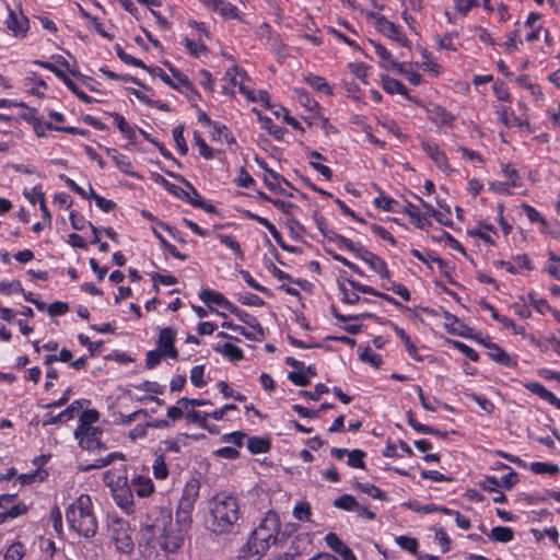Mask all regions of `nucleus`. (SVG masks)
<instances>
[{
	"label": "nucleus",
	"mask_w": 560,
	"mask_h": 560,
	"mask_svg": "<svg viewBox=\"0 0 560 560\" xmlns=\"http://www.w3.org/2000/svg\"><path fill=\"white\" fill-rule=\"evenodd\" d=\"M466 396L471 400L476 401L480 406V408L487 411L488 413H491L494 410L493 402L488 398L479 396L475 393H468L466 394Z\"/></svg>",
	"instance_id": "57"
},
{
	"label": "nucleus",
	"mask_w": 560,
	"mask_h": 560,
	"mask_svg": "<svg viewBox=\"0 0 560 560\" xmlns=\"http://www.w3.org/2000/svg\"><path fill=\"white\" fill-rule=\"evenodd\" d=\"M325 542L330 549H332L338 555L347 546L335 533H328L325 536Z\"/></svg>",
	"instance_id": "53"
},
{
	"label": "nucleus",
	"mask_w": 560,
	"mask_h": 560,
	"mask_svg": "<svg viewBox=\"0 0 560 560\" xmlns=\"http://www.w3.org/2000/svg\"><path fill=\"white\" fill-rule=\"evenodd\" d=\"M20 292H23V288L19 280L12 282H0V293L10 295L12 293Z\"/></svg>",
	"instance_id": "61"
},
{
	"label": "nucleus",
	"mask_w": 560,
	"mask_h": 560,
	"mask_svg": "<svg viewBox=\"0 0 560 560\" xmlns=\"http://www.w3.org/2000/svg\"><path fill=\"white\" fill-rule=\"evenodd\" d=\"M525 387L530 390L533 394L539 396L541 399L548 401L556 408L560 409V399L553 395L550 390H548L542 384L538 382H532L525 384Z\"/></svg>",
	"instance_id": "18"
},
{
	"label": "nucleus",
	"mask_w": 560,
	"mask_h": 560,
	"mask_svg": "<svg viewBox=\"0 0 560 560\" xmlns=\"http://www.w3.org/2000/svg\"><path fill=\"white\" fill-rule=\"evenodd\" d=\"M132 487L140 498L148 497L154 489L152 480L142 476H138L132 480Z\"/></svg>",
	"instance_id": "26"
},
{
	"label": "nucleus",
	"mask_w": 560,
	"mask_h": 560,
	"mask_svg": "<svg viewBox=\"0 0 560 560\" xmlns=\"http://www.w3.org/2000/svg\"><path fill=\"white\" fill-rule=\"evenodd\" d=\"M114 499L119 508L126 513L133 512V495L129 488H121L114 494Z\"/></svg>",
	"instance_id": "21"
},
{
	"label": "nucleus",
	"mask_w": 560,
	"mask_h": 560,
	"mask_svg": "<svg viewBox=\"0 0 560 560\" xmlns=\"http://www.w3.org/2000/svg\"><path fill=\"white\" fill-rule=\"evenodd\" d=\"M530 470L535 474L555 475L559 471V467L555 464L535 462V463H532Z\"/></svg>",
	"instance_id": "48"
},
{
	"label": "nucleus",
	"mask_w": 560,
	"mask_h": 560,
	"mask_svg": "<svg viewBox=\"0 0 560 560\" xmlns=\"http://www.w3.org/2000/svg\"><path fill=\"white\" fill-rule=\"evenodd\" d=\"M221 15L225 18H236L237 8L232 3L221 0L219 7L215 9Z\"/></svg>",
	"instance_id": "63"
},
{
	"label": "nucleus",
	"mask_w": 560,
	"mask_h": 560,
	"mask_svg": "<svg viewBox=\"0 0 560 560\" xmlns=\"http://www.w3.org/2000/svg\"><path fill=\"white\" fill-rule=\"evenodd\" d=\"M114 118V122L119 131L129 140L136 139L135 129L126 121L125 117L118 113L109 114Z\"/></svg>",
	"instance_id": "29"
},
{
	"label": "nucleus",
	"mask_w": 560,
	"mask_h": 560,
	"mask_svg": "<svg viewBox=\"0 0 560 560\" xmlns=\"http://www.w3.org/2000/svg\"><path fill=\"white\" fill-rule=\"evenodd\" d=\"M174 178L178 179L180 183L185 185V187L188 190V198H185V201L189 202L191 206L196 208H200L205 210L208 213H215L217 209L213 205L205 201L197 189L189 183L187 179H185L182 175H175L174 173H168Z\"/></svg>",
	"instance_id": "9"
},
{
	"label": "nucleus",
	"mask_w": 560,
	"mask_h": 560,
	"mask_svg": "<svg viewBox=\"0 0 560 560\" xmlns=\"http://www.w3.org/2000/svg\"><path fill=\"white\" fill-rule=\"evenodd\" d=\"M247 448L252 454L267 453L271 448V443L268 438L252 436L247 439Z\"/></svg>",
	"instance_id": "24"
},
{
	"label": "nucleus",
	"mask_w": 560,
	"mask_h": 560,
	"mask_svg": "<svg viewBox=\"0 0 560 560\" xmlns=\"http://www.w3.org/2000/svg\"><path fill=\"white\" fill-rule=\"evenodd\" d=\"M355 489L372 497L373 499L386 500V494L376 486L371 483L355 482Z\"/></svg>",
	"instance_id": "37"
},
{
	"label": "nucleus",
	"mask_w": 560,
	"mask_h": 560,
	"mask_svg": "<svg viewBox=\"0 0 560 560\" xmlns=\"http://www.w3.org/2000/svg\"><path fill=\"white\" fill-rule=\"evenodd\" d=\"M24 551V546L21 542H15L7 549L4 560H22Z\"/></svg>",
	"instance_id": "50"
},
{
	"label": "nucleus",
	"mask_w": 560,
	"mask_h": 560,
	"mask_svg": "<svg viewBox=\"0 0 560 560\" xmlns=\"http://www.w3.org/2000/svg\"><path fill=\"white\" fill-rule=\"evenodd\" d=\"M175 337L176 331L171 327H165L161 329L158 340V346L164 352V355L172 359L178 358V351L174 347Z\"/></svg>",
	"instance_id": "12"
},
{
	"label": "nucleus",
	"mask_w": 560,
	"mask_h": 560,
	"mask_svg": "<svg viewBox=\"0 0 560 560\" xmlns=\"http://www.w3.org/2000/svg\"><path fill=\"white\" fill-rule=\"evenodd\" d=\"M161 178V183L164 185V187L174 196L177 198L185 200V198H188V190L182 187H178L170 182H167L165 178L159 176Z\"/></svg>",
	"instance_id": "56"
},
{
	"label": "nucleus",
	"mask_w": 560,
	"mask_h": 560,
	"mask_svg": "<svg viewBox=\"0 0 560 560\" xmlns=\"http://www.w3.org/2000/svg\"><path fill=\"white\" fill-rule=\"evenodd\" d=\"M8 18L5 20L7 28L12 33L13 36L23 38L26 36L28 31V19L24 14L18 15L12 9H8Z\"/></svg>",
	"instance_id": "10"
},
{
	"label": "nucleus",
	"mask_w": 560,
	"mask_h": 560,
	"mask_svg": "<svg viewBox=\"0 0 560 560\" xmlns=\"http://www.w3.org/2000/svg\"><path fill=\"white\" fill-rule=\"evenodd\" d=\"M305 82L318 92H323L327 95H331V88L328 85L326 80L319 75L308 74L304 78Z\"/></svg>",
	"instance_id": "32"
},
{
	"label": "nucleus",
	"mask_w": 560,
	"mask_h": 560,
	"mask_svg": "<svg viewBox=\"0 0 560 560\" xmlns=\"http://www.w3.org/2000/svg\"><path fill=\"white\" fill-rule=\"evenodd\" d=\"M262 128L268 130V132L272 136H275L277 139H280L282 137L283 130L281 127L276 126L272 120L268 117H260Z\"/></svg>",
	"instance_id": "62"
},
{
	"label": "nucleus",
	"mask_w": 560,
	"mask_h": 560,
	"mask_svg": "<svg viewBox=\"0 0 560 560\" xmlns=\"http://www.w3.org/2000/svg\"><path fill=\"white\" fill-rule=\"evenodd\" d=\"M106 152L113 159V161L121 172L126 174H132L130 172L131 163L128 160H126L124 155L119 154L116 149L107 148Z\"/></svg>",
	"instance_id": "36"
},
{
	"label": "nucleus",
	"mask_w": 560,
	"mask_h": 560,
	"mask_svg": "<svg viewBox=\"0 0 560 560\" xmlns=\"http://www.w3.org/2000/svg\"><path fill=\"white\" fill-rule=\"evenodd\" d=\"M481 343H482L486 348H488V349H489L488 354H489V357H490L493 361H495V362H498V363H500V364H502V365H504V366H509V368H514V366H516V364H517L516 360H515L513 357H511L508 352H505V351H504L501 347H499L498 345L492 343V342H490V341H489V342H486L485 340H481Z\"/></svg>",
	"instance_id": "15"
},
{
	"label": "nucleus",
	"mask_w": 560,
	"mask_h": 560,
	"mask_svg": "<svg viewBox=\"0 0 560 560\" xmlns=\"http://www.w3.org/2000/svg\"><path fill=\"white\" fill-rule=\"evenodd\" d=\"M183 43L185 45V47L187 48L188 52L192 56V57H200L202 54H207L208 52V47L201 43V42H195L192 39H189L187 37H185L183 39Z\"/></svg>",
	"instance_id": "40"
},
{
	"label": "nucleus",
	"mask_w": 560,
	"mask_h": 560,
	"mask_svg": "<svg viewBox=\"0 0 560 560\" xmlns=\"http://www.w3.org/2000/svg\"><path fill=\"white\" fill-rule=\"evenodd\" d=\"M218 387H219L220 392L223 394V396L226 397V398L231 397V398H234L235 400H238V401H244L246 399V397L243 394L233 390L229 386V384L226 382H224V381H220L218 383Z\"/></svg>",
	"instance_id": "54"
},
{
	"label": "nucleus",
	"mask_w": 560,
	"mask_h": 560,
	"mask_svg": "<svg viewBox=\"0 0 560 560\" xmlns=\"http://www.w3.org/2000/svg\"><path fill=\"white\" fill-rule=\"evenodd\" d=\"M334 506L345 510L354 511L359 510V503L351 494H343L334 501Z\"/></svg>",
	"instance_id": "38"
},
{
	"label": "nucleus",
	"mask_w": 560,
	"mask_h": 560,
	"mask_svg": "<svg viewBox=\"0 0 560 560\" xmlns=\"http://www.w3.org/2000/svg\"><path fill=\"white\" fill-rule=\"evenodd\" d=\"M194 140L196 145L199 148V153L201 156H203L206 160H210L213 158L212 149L206 143V141L202 139L201 135L198 131L194 132Z\"/></svg>",
	"instance_id": "47"
},
{
	"label": "nucleus",
	"mask_w": 560,
	"mask_h": 560,
	"mask_svg": "<svg viewBox=\"0 0 560 560\" xmlns=\"http://www.w3.org/2000/svg\"><path fill=\"white\" fill-rule=\"evenodd\" d=\"M66 520L74 532L85 538L93 537L97 532V520L92 510V501L88 494H81L66 511Z\"/></svg>",
	"instance_id": "4"
},
{
	"label": "nucleus",
	"mask_w": 560,
	"mask_h": 560,
	"mask_svg": "<svg viewBox=\"0 0 560 560\" xmlns=\"http://www.w3.org/2000/svg\"><path fill=\"white\" fill-rule=\"evenodd\" d=\"M209 529L215 535L230 534L241 517L236 497L230 493H218L209 502Z\"/></svg>",
	"instance_id": "2"
},
{
	"label": "nucleus",
	"mask_w": 560,
	"mask_h": 560,
	"mask_svg": "<svg viewBox=\"0 0 560 560\" xmlns=\"http://www.w3.org/2000/svg\"><path fill=\"white\" fill-rule=\"evenodd\" d=\"M100 418V413L95 409H89L81 413L80 416V424L74 431V436H80L83 430L93 429V423H95Z\"/></svg>",
	"instance_id": "22"
},
{
	"label": "nucleus",
	"mask_w": 560,
	"mask_h": 560,
	"mask_svg": "<svg viewBox=\"0 0 560 560\" xmlns=\"http://www.w3.org/2000/svg\"><path fill=\"white\" fill-rule=\"evenodd\" d=\"M358 257L366 262L370 268L376 272L382 279H389L390 272L387 268V265L384 259L375 255L374 253L368 250L366 248H362Z\"/></svg>",
	"instance_id": "11"
},
{
	"label": "nucleus",
	"mask_w": 560,
	"mask_h": 560,
	"mask_svg": "<svg viewBox=\"0 0 560 560\" xmlns=\"http://www.w3.org/2000/svg\"><path fill=\"white\" fill-rule=\"evenodd\" d=\"M488 536L493 541L509 542L513 539L514 532L510 527L495 526L491 529Z\"/></svg>",
	"instance_id": "30"
},
{
	"label": "nucleus",
	"mask_w": 560,
	"mask_h": 560,
	"mask_svg": "<svg viewBox=\"0 0 560 560\" xmlns=\"http://www.w3.org/2000/svg\"><path fill=\"white\" fill-rule=\"evenodd\" d=\"M457 36H458L457 32H451L441 37L436 36L435 40H436L439 48L455 50V47L453 45V39Z\"/></svg>",
	"instance_id": "55"
},
{
	"label": "nucleus",
	"mask_w": 560,
	"mask_h": 560,
	"mask_svg": "<svg viewBox=\"0 0 560 560\" xmlns=\"http://www.w3.org/2000/svg\"><path fill=\"white\" fill-rule=\"evenodd\" d=\"M249 327H250V330H247V332L245 334V338H247L249 340L259 341L265 337L264 329L258 322H255Z\"/></svg>",
	"instance_id": "64"
},
{
	"label": "nucleus",
	"mask_w": 560,
	"mask_h": 560,
	"mask_svg": "<svg viewBox=\"0 0 560 560\" xmlns=\"http://www.w3.org/2000/svg\"><path fill=\"white\" fill-rule=\"evenodd\" d=\"M394 330L396 335L400 338V340L406 346V349L411 358H413L417 361H421V357L418 354V348L415 346V343L411 341L410 337L407 335V332L398 327L397 325H394Z\"/></svg>",
	"instance_id": "28"
},
{
	"label": "nucleus",
	"mask_w": 560,
	"mask_h": 560,
	"mask_svg": "<svg viewBox=\"0 0 560 560\" xmlns=\"http://www.w3.org/2000/svg\"><path fill=\"white\" fill-rule=\"evenodd\" d=\"M115 458H124V455L121 453H119V452H114V453L108 454L106 457H102V458L96 459L91 465H86V466L80 465L79 469L81 471H90L92 469L103 468V467L108 466L109 464H112Z\"/></svg>",
	"instance_id": "31"
},
{
	"label": "nucleus",
	"mask_w": 560,
	"mask_h": 560,
	"mask_svg": "<svg viewBox=\"0 0 560 560\" xmlns=\"http://www.w3.org/2000/svg\"><path fill=\"white\" fill-rule=\"evenodd\" d=\"M328 392L329 388L325 384L319 383L315 386L314 390H300L299 395L307 399L318 400L320 395L326 394Z\"/></svg>",
	"instance_id": "51"
},
{
	"label": "nucleus",
	"mask_w": 560,
	"mask_h": 560,
	"mask_svg": "<svg viewBox=\"0 0 560 560\" xmlns=\"http://www.w3.org/2000/svg\"><path fill=\"white\" fill-rule=\"evenodd\" d=\"M429 119L436 125H451L454 117L441 106H433L429 109Z\"/></svg>",
	"instance_id": "25"
},
{
	"label": "nucleus",
	"mask_w": 560,
	"mask_h": 560,
	"mask_svg": "<svg viewBox=\"0 0 560 560\" xmlns=\"http://www.w3.org/2000/svg\"><path fill=\"white\" fill-rule=\"evenodd\" d=\"M284 183L285 185H290L289 182L283 178L280 174L275 172L273 170H267V173L264 176V183L270 190H279L280 184Z\"/></svg>",
	"instance_id": "34"
},
{
	"label": "nucleus",
	"mask_w": 560,
	"mask_h": 560,
	"mask_svg": "<svg viewBox=\"0 0 560 560\" xmlns=\"http://www.w3.org/2000/svg\"><path fill=\"white\" fill-rule=\"evenodd\" d=\"M365 453L361 450L349 451L348 453V465L353 468H365L363 458Z\"/></svg>",
	"instance_id": "46"
},
{
	"label": "nucleus",
	"mask_w": 560,
	"mask_h": 560,
	"mask_svg": "<svg viewBox=\"0 0 560 560\" xmlns=\"http://www.w3.org/2000/svg\"><path fill=\"white\" fill-rule=\"evenodd\" d=\"M173 138L176 147L182 155H186L188 152V145L184 138V126L178 125L173 129Z\"/></svg>",
	"instance_id": "43"
},
{
	"label": "nucleus",
	"mask_w": 560,
	"mask_h": 560,
	"mask_svg": "<svg viewBox=\"0 0 560 560\" xmlns=\"http://www.w3.org/2000/svg\"><path fill=\"white\" fill-rule=\"evenodd\" d=\"M395 540L400 548L416 555L418 548V540L416 538L409 536H398Z\"/></svg>",
	"instance_id": "49"
},
{
	"label": "nucleus",
	"mask_w": 560,
	"mask_h": 560,
	"mask_svg": "<svg viewBox=\"0 0 560 560\" xmlns=\"http://www.w3.org/2000/svg\"><path fill=\"white\" fill-rule=\"evenodd\" d=\"M336 244L340 249L350 250V252L354 253L357 256L360 254V252L363 248V246L361 244H355L351 240H349L342 235Z\"/></svg>",
	"instance_id": "59"
},
{
	"label": "nucleus",
	"mask_w": 560,
	"mask_h": 560,
	"mask_svg": "<svg viewBox=\"0 0 560 560\" xmlns=\"http://www.w3.org/2000/svg\"><path fill=\"white\" fill-rule=\"evenodd\" d=\"M404 212L408 214L411 223L419 229H425L431 225V222L421 214L420 209L411 202H407L404 208Z\"/></svg>",
	"instance_id": "20"
},
{
	"label": "nucleus",
	"mask_w": 560,
	"mask_h": 560,
	"mask_svg": "<svg viewBox=\"0 0 560 560\" xmlns=\"http://www.w3.org/2000/svg\"><path fill=\"white\" fill-rule=\"evenodd\" d=\"M293 515L299 521H310L311 506L306 502L298 503L293 509Z\"/></svg>",
	"instance_id": "52"
},
{
	"label": "nucleus",
	"mask_w": 560,
	"mask_h": 560,
	"mask_svg": "<svg viewBox=\"0 0 560 560\" xmlns=\"http://www.w3.org/2000/svg\"><path fill=\"white\" fill-rule=\"evenodd\" d=\"M205 366L196 365L192 368L190 372V381L196 387H202L206 385V381L203 380Z\"/></svg>",
	"instance_id": "58"
},
{
	"label": "nucleus",
	"mask_w": 560,
	"mask_h": 560,
	"mask_svg": "<svg viewBox=\"0 0 560 560\" xmlns=\"http://www.w3.org/2000/svg\"><path fill=\"white\" fill-rule=\"evenodd\" d=\"M288 378L296 386H307L310 384L308 375L300 371H291L288 374Z\"/></svg>",
	"instance_id": "60"
},
{
	"label": "nucleus",
	"mask_w": 560,
	"mask_h": 560,
	"mask_svg": "<svg viewBox=\"0 0 560 560\" xmlns=\"http://www.w3.org/2000/svg\"><path fill=\"white\" fill-rule=\"evenodd\" d=\"M347 282L349 283V285L353 290H355L358 292L381 298V299L385 300L386 302L395 305L396 307H402L401 303L398 302L396 299H394L392 295L386 294V293L381 292V291H377L373 287L362 284V283H360L358 281L352 280V279H347Z\"/></svg>",
	"instance_id": "16"
},
{
	"label": "nucleus",
	"mask_w": 560,
	"mask_h": 560,
	"mask_svg": "<svg viewBox=\"0 0 560 560\" xmlns=\"http://www.w3.org/2000/svg\"><path fill=\"white\" fill-rule=\"evenodd\" d=\"M421 148L433 160V162L442 172L447 173L452 171L445 153L441 151L435 143H432L428 140H422Z\"/></svg>",
	"instance_id": "13"
},
{
	"label": "nucleus",
	"mask_w": 560,
	"mask_h": 560,
	"mask_svg": "<svg viewBox=\"0 0 560 560\" xmlns=\"http://www.w3.org/2000/svg\"><path fill=\"white\" fill-rule=\"evenodd\" d=\"M199 488L197 480H191L186 483L176 509V512L180 513L182 516L191 517L195 503L199 497Z\"/></svg>",
	"instance_id": "7"
},
{
	"label": "nucleus",
	"mask_w": 560,
	"mask_h": 560,
	"mask_svg": "<svg viewBox=\"0 0 560 560\" xmlns=\"http://www.w3.org/2000/svg\"><path fill=\"white\" fill-rule=\"evenodd\" d=\"M199 298L205 303L215 304L218 306L225 308L226 311H229V308L232 307V303L229 302L222 293L213 291V290H202L199 293Z\"/></svg>",
	"instance_id": "19"
},
{
	"label": "nucleus",
	"mask_w": 560,
	"mask_h": 560,
	"mask_svg": "<svg viewBox=\"0 0 560 560\" xmlns=\"http://www.w3.org/2000/svg\"><path fill=\"white\" fill-rule=\"evenodd\" d=\"M171 512L168 506H151L142 515L138 548L144 557H151L161 533L171 524Z\"/></svg>",
	"instance_id": "3"
},
{
	"label": "nucleus",
	"mask_w": 560,
	"mask_h": 560,
	"mask_svg": "<svg viewBox=\"0 0 560 560\" xmlns=\"http://www.w3.org/2000/svg\"><path fill=\"white\" fill-rule=\"evenodd\" d=\"M58 78L66 84V86L78 96L80 101L85 104L92 103V97L89 96L85 92L80 90L78 85L62 71L58 73Z\"/></svg>",
	"instance_id": "27"
},
{
	"label": "nucleus",
	"mask_w": 560,
	"mask_h": 560,
	"mask_svg": "<svg viewBox=\"0 0 560 560\" xmlns=\"http://www.w3.org/2000/svg\"><path fill=\"white\" fill-rule=\"evenodd\" d=\"M115 50H116V54L118 56V58L127 63V65H130V66H135V67H138V68H142V69H149V67H147L144 65V62L140 59H137L135 58L133 56L131 55H128L122 48L120 45H116L115 46Z\"/></svg>",
	"instance_id": "41"
},
{
	"label": "nucleus",
	"mask_w": 560,
	"mask_h": 560,
	"mask_svg": "<svg viewBox=\"0 0 560 560\" xmlns=\"http://www.w3.org/2000/svg\"><path fill=\"white\" fill-rule=\"evenodd\" d=\"M260 30V35L262 36L265 33L268 35V40H267V44H269L270 46H272L273 49H276L278 51V54L281 52V50H284L285 47L284 45L282 44L281 39L279 38L278 35H272L271 34V27L269 24L267 23H262L261 26L259 27Z\"/></svg>",
	"instance_id": "35"
},
{
	"label": "nucleus",
	"mask_w": 560,
	"mask_h": 560,
	"mask_svg": "<svg viewBox=\"0 0 560 560\" xmlns=\"http://www.w3.org/2000/svg\"><path fill=\"white\" fill-rule=\"evenodd\" d=\"M89 188H90V195H91L92 199L95 200L96 206L101 210H103L104 212H109V211H112L116 207V203L113 200L106 199V198L97 195L94 191V189H93L91 184H89Z\"/></svg>",
	"instance_id": "44"
},
{
	"label": "nucleus",
	"mask_w": 560,
	"mask_h": 560,
	"mask_svg": "<svg viewBox=\"0 0 560 560\" xmlns=\"http://www.w3.org/2000/svg\"><path fill=\"white\" fill-rule=\"evenodd\" d=\"M153 475L156 479L163 480L168 476V468L163 455H158L153 462Z\"/></svg>",
	"instance_id": "42"
},
{
	"label": "nucleus",
	"mask_w": 560,
	"mask_h": 560,
	"mask_svg": "<svg viewBox=\"0 0 560 560\" xmlns=\"http://www.w3.org/2000/svg\"><path fill=\"white\" fill-rule=\"evenodd\" d=\"M218 238L220 240V242L223 245L229 247L236 255V257H238L241 259L244 258V252L242 250V247H241L240 243L235 240L234 236L219 234Z\"/></svg>",
	"instance_id": "39"
},
{
	"label": "nucleus",
	"mask_w": 560,
	"mask_h": 560,
	"mask_svg": "<svg viewBox=\"0 0 560 560\" xmlns=\"http://www.w3.org/2000/svg\"><path fill=\"white\" fill-rule=\"evenodd\" d=\"M110 538L118 552L130 555L135 549L129 524L122 520H113L109 524Z\"/></svg>",
	"instance_id": "6"
},
{
	"label": "nucleus",
	"mask_w": 560,
	"mask_h": 560,
	"mask_svg": "<svg viewBox=\"0 0 560 560\" xmlns=\"http://www.w3.org/2000/svg\"><path fill=\"white\" fill-rule=\"evenodd\" d=\"M372 18L375 19V27L378 32H381L386 37L399 43L401 46L407 47L409 45V39L402 34L399 27L393 22L388 21L385 16L380 14H372Z\"/></svg>",
	"instance_id": "8"
},
{
	"label": "nucleus",
	"mask_w": 560,
	"mask_h": 560,
	"mask_svg": "<svg viewBox=\"0 0 560 560\" xmlns=\"http://www.w3.org/2000/svg\"><path fill=\"white\" fill-rule=\"evenodd\" d=\"M383 89L389 94H400L404 95L407 100L412 101L411 96L408 94L406 86L396 79L389 77H383Z\"/></svg>",
	"instance_id": "23"
},
{
	"label": "nucleus",
	"mask_w": 560,
	"mask_h": 560,
	"mask_svg": "<svg viewBox=\"0 0 560 560\" xmlns=\"http://www.w3.org/2000/svg\"><path fill=\"white\" fill-rule=\"evenodd\" d=\"M102 430L100 428L86 429L82 431L80 436H75L79 440V444L82 448L88 451H95L105 448V445L101 441Z\"/></svg>",
	"instance_id": "14"
},
{
	"label": "nucleus",
	"mask_w": 560,
	"mask_h": 560,
	"mask_svg": "<svg viewBox=\"0 0 560 560\" xmlns=\"http://www.w3.org/2000/svg\"><path fill=\"white\" fill-rule=\"evenodd\" d=\"M363 362H369L374 368H378L382 364V357L374 352L371 348L366 347L359 355Z\"/></svg>",
	"instance_id": "45"
},
{
	"label": "nucleus",
	"mask_w": 560,
	"mask_h": 560,
	"mask_svg": "<svg viewBox=\"0 0 560 560\" xmlns=\"http://www.w3.org/2000/svg\"><path fill=\"white\" fill-rule=\"evenodd\" d=\"M279 532V515L273 511L267 512L241 548L236 560H259L271 545L277 544Z\"/></svg>",
	"instance_id": "1"
},
{
	"label": "nucleus",
	"mask_w": 560,
	"mask_h": 560,
	"mask_svg": "<svg viewBox=\"0 0 560 560\" xmlns=\"http://www.w3.org/2000/svg\"><path fill=\"white\" fill-rule=\"evenodd\" d=\"M214 350L220 352L231 361H240L243 359L242 349L231 342H226L222 347H215Z\"/></svg>",
	"instance_id": "33"
},
{
	"label": "nucleus",
	"mask_w": 560,
	"mask_h": 560,
	"mask_svg": "<svg viewBox=\"0 0 560 560\" xmlns=\"http://www.w3.org/2000/svg\"><path fill=\"white\" fill-rule=\"evenodd\" d=\"M82 409V404L79 400L71 402L65 410L56 416L48 415L44 420L43 425H51L58 422L68 421L74 417Z\"/></svg>",
	"instance_id": "17"
},
{
	"label": "nucleus",
	"mask_w": 560,
	"mask_h": 560,
	"mask_svg": "<svg viewBox=\"0 0 560 560\" xmlns=\"http://www.w3.org/2000/svg\"><path fill=\"white\" fill-rule=\"evenodd\" d=\"M192 517L182 516L176 512L175 522L171 516V524L162 532L155 547L159 546L165 552H174L179 549L191 528Z\"/></svg>",
	"instance_id": "5"
}]
</instances>
